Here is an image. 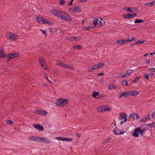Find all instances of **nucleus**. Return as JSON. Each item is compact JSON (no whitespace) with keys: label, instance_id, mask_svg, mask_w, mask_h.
I'll use <instances>...</instances> for the list:
<instances>
[{"label":"nucleus","instance_id":"bb28decb","mask_svg":"<svg viewBox=\"0 0 155 155\" xmlns=\"http://www.w3.org/2000/svg\"><path fill=\"white\" fill-rule=\"evenodd\" d=\"M73 138H70L69 137H64L63 138V141H67L68 142H71L73 140Z\"/></svg>","mask_w":155,"mask_h":155},{"label":"nucleus","instance_id":"a19ab883","mask_svg":"<svg viewBox=\"0 0 155 155\" xmlns=\"http://www.w3.org/2000/svg\"><path fill=\"white\" fill-rule=\"evenodd\" d=\"M60 5H64L65 3V2L64 0H60Z\"/></svg>","mask_w":155,"mask_h":155},{"label":"nucleus","instance_id":"5fc2aeb1","mask_svg":"<svg viewBox=\"0 0 155 155\" xmlns=\"http://www.w3.org/2000/svg\"><path fill=\"white\" fill-rule=\"evenodd\" d=\"M74 0H72L68 4V5L69 6H71L72 5L73 2Z\"/></svg>","mask_w":155,"mask_h":155},{"label":"nucleus","instance_id":"0eeeda50","mask_svg":"<svg viewBox=\"0 0 155 155\" xmlns=\"http://www.w3.org/2000/svg\"><path fill=\"white\" fill-rule=\"evenodd\" d=\"M35 112L38 115H42L44 116H46L47 113L46 111L41 110H35Z\"/></svg>","mask_w":155,"mask_h":155},{"label":"nucleus","instance_id":"393cba45","mask_svg":"<svg viewBox=\"0 0 155 155\" xmlns=\"http://www.w3.org/2000/svg\"><path fill=\"white\" fill-rule=\"evenodd\" d=\"M99 94V92L98 91L95 92L93 91V94H92V96L94 98H97V96H98V94Z\"/></svg>","mask_w":155,"mask_h":155},{"label":"nucleus","instance_id":"9d476101","mask_svg":"<svg viewBox=\"0 0 155 155\" xmlns=\"http://www.w3.org/2000/svg\"><path fill=\"white\" fill-rule=\"evenodd\" d=\"M144 137H148L150 136L151 135V131L148 128L147 129H145V128H144Z\"/></svg>","mask_w":155,"mask_h":155},{"label":"nucleus","instance_id":"864d4df0","mask_svg":"<svg viewBox=\"0 0 155 155\" xmlns=\"http://www.w3.org/2000/svg\"><path fill=\"white\" fill-rule=\"evenodd\" d=\"M137 15V14L136 13H135L134 14H131L132 18H134V17L136 16Z\"/></svg>","mask_w":155,"mask_h":155},{"label":"nucleus","instance_id":"ea45409f","mask_svg":"<svg viewBox=\"0 0 155 155\" xmlns=\"http://www.w3.org/2000/svg\"><path fill=\"white\" fill-rule=\"evenodd\" d=\"M69 12H75L74 9V7L73 8H70Z\"/></svg>","mask_w":155,"mask_h":155},{"label":"nucleus","instance_id":"09e8293b","mask_svg":"<svg viewBox=\"0 0 155 155\" xmlns=\"http://www.w3.org/2000/svg\"><path fill=\"white\" fill-rule=\"evenodd\" d=\"M151 116H152L153 118L154 117H155V110L151 114Z\"/></svg>","mask_w":155,"mask_h":155},{"label":"nucleus","instance_id":"f8f14e48","mask_svg":"<svg viewBox=\"0 0 155 155\" xmlns=\"http://www.w3.org/2000/svg\"><path fill=\"white\" fill-rule=\"evenodd\" d=\"M36 18L38 22L41 24H43V22H44V21L45 20V18L41 17V16H37L36 17Z\"/></svg>","mask_w":155,"mask_h":155},{"label":"nucleus","instance_id":"e2e57ef3","mask_svg":"<svg viewBox=\"0 0 155 155\" xmlns=\"http://www.w3.org/2000/svg\"><path fill=\"white\" fill-rule=\"evenodd\" d=\"M56 62V64L58 65H60V64L61 63V62L60 61H57Z\"/></svg>","mask_w":155,"mask_h":155},{"label":"nucleus","instance_id":"423d86ee","mask_svg":"<svg viewBox=\"0 0 155 155\" xmlns=\"http://www.w3.org/2000/svg\"><path fill=\"white\" fill-rule=\"evenodd\" d=\"M105 65L104 63H100L98 64H95L92 66V69L94 70L98 68H100L103 67V65Z\"/></svg>","mask_w":155,"mask_h":155},{"label":"nucleus","instance_id":"de8ad7c7","mask_svg":"<svg viewBox=\"0 0 155 155\" xmlns=\"http://www.w3.org/2000/svg\"><path fill=\"white\" fill-rule=\"evenodd\" d=\"M148 70H149L150 71L155 72V68H149L148 69Z\"/></svg>","mask_w":155,"mask_h":155},{"label":"nucleus","instance_id":"6e6552de","mask_svg":"<svg viewBox=\"0 0 155 155\" xmlns=\"http://www.w3.org/2000/svg\"><path fill=\"white\" fill-rule=\"evenodd\" d=\"M127 114L124 113H121L120 114L119 119L122 120L124 119V121L126 122L127 121Z\"/></svg>","mask_w":155,"mask_h":155},{"label":"nucleus","instance_id":"6ab92c4d","mask_svg":"<svg viewBox=\"0 0 155 155\" xmlns=\"http://www.w3.org/2000/svg\"><path fill=\"white\" fill-rule=\"evenodd\" d=\"M73 48L77 50L81 49L83 48L82 46L81 45L75 44L73 46Z\"/></svg>","mask_w":155,"mask_h":155},{"label":"nucleus","instance_id":"0e129e2a","mask_svg":"<svg viewBox=\"0 0 155 155\" xmlns=\"http://www.w3.org/2000/svg\"><path fill=\"white\" fill-rule=\"evenodd\" d=\"M93 70H94L92 69V68L91 67V68H89V69L88 70V71L92 72Z\"/></svg>","mask_w":155,"mask_h":155},{"label":"nucleus","instance_id":"4468645a","mask_svg":"<svg viewBox=\"0 0 155 155\" xmlns=\"http://www.w3.org/2000/svg\"><path fill=\"white\" fill-rule=\"evenodd\" d=\"M139 117V115L137 114H131L130 115L129 117H128V119H129V118H133V120L135 119H138ZM128 120H129V119Z\"/></svg>","mask_w":155,"mask_h":155},{"label":"nucleus","instance_id":"13d9d810","mask_svg":"<svg viewBox=\"0 0 155 155\" xmlns=\"http://www.w3.org/2000/svg\"><path fill=\"white\" fill-rule=\"evenodd\" d=\"M104 75V73L101 72L99 73L97 75V76H103Z\"/></svg>","mask_w":155,"mask_h":155},{"label":"nucleus","instance_id":"aec40b11","mask_svg":"<svg viewBox=\"0 0 155 155\" xmlns=\"http://www.w3.org/2000/svg\"><path fill=\"white\" fill-rule=\"evenodd\" d=\"M7 55H6L2 51V48L0 50V57L4 58H7Z\"/></svg>","mask_w":155,"mask_h":155},{"label":"nucleus","instance_id":"f257e3e1","mask_svg":"<svg viewBox=\"0 0 155 155\" xmlns=\"http://www.w3.org/2000/svg\"><path fill=\"white\" fill-rule=\"evenodd\" d=\"M53 14L58 17L59 19L67 21H72V19L71 17L67 14L65 12H63L62 11L56 10L53 12Z\"/></svg>","mask_w":155,"mask_h":155},{"label":"nucleus","instance_id":"7ed1b4c3","mask_svg":"<svg viewBox=\"0 0 155 155\" xmlns=\"http://www.w3.org/2000/svg\"><path fill=\"white\" fill-rule=\"evenodd\" d=\"M19 54L18 53H15L13 54H7V58H8L6 62H8L12 59L15 58L19 57Z\"/></svg>","mask_w":155,"mask_h":155},{"label":"nucleus","instance_id":"c756f323","mask_svg":"<svg viewBox=\"0 0 155 155\" xmlns=\"http://www.w3.org/2000/svg\"><path fill=\"white\" fill-rule=\"evenodd\" d=\"M133 70H128L126 73H125L126 75L127 76H129L131 74Z\"/></svg>","mask_w":155,"mask_h":155},{"label":"nucleus","instance_id":"5701e85b","mask_svg":"<svg viewBox=\"0 0 155 155\" xmlns=\"http://www.w3.org/2000/svg\"><path fill=\"white\" fill-rule=\"evenodd\" d=\"M139 134H140L141 136H144V129L141 130L140 127H137Z\"/></svg>","mask_w":155,"mask_h":155},{"label":"nucleus","instance_id":"4be33fe9","mask_svg":"<svg viewBox=\"0 0 155 155\" xmlns=\"http://www.w3.org/2000/svg\"><path fill=\"white\" fill-rule=\"evenodd\" d=\"M127 41L126 40H123L121 39L117 41L116 43L117 44H121L123 45L124 44V43Z\"/></svg>","mask_w":155,"mask_h":155},{"label":"nucleus","instance_id":"a18cd8bd","mask_svg":"<svg viewBox=\"0 0 155 155\" xmlns=\"http://www.w3.org/2000/svg\"><path fill=\"white\" fill-rule=\"evenodd\" d=\"M39 138L40 137H35V138H34V140H36L37 142H38L39 140Z\"/></svg>","mask_w":155,"mask_h":155},{"label":"nucleus","instance_id":"a211bd4d","mask_svg":"<svg viewBox=\"0 0 155 155\" xmlns=\"http://www.w3.org/2000/svg\"><path fill=\"white\" fill-rule=\"evenodd\" d=\"M138 129L137 127L135 128L133 133V135L135 137H138L139 136V133Z\"/></svg>","mask_w":155,"mask_h":155},{"label":"nucleus","instance_id":"f3484780","mask_svg":"<svg viewBox=\"0 0 155 155\" xmlns=\"http://www.w3.org/2000/svg\"><path fill=\"white\" fill-rule=\"evenodd\" d=\"M128 96V91H126L121 93V94H120L119 97L120 98H121L123 96L125 97H126Z\"/></svg>","mask_w":155,"mask_h":155},{"label":"nucleus","instance_id":"774afa93","mask_svg":"<svg viewBox=\"0 0 155 155\" xmlns=\"http://www.w3.org/2000/svg\"><path fill=\"white\" fill-rule=\"evenodd\" d=\"M76 135L78 137V138H79L81 137V134H79L78 133H77Z\"/></svg>","mask_w":155,"mask_h":155},{"label":"nucleus","instance_id":"4d7b16f0","mask_svg":"<svg viewBox=\"0 0 155 155\" xmlns=\"http://www.w3.org/2000/svg\"><path fill=\"white\" fill-rule=\"evenodd\" d=\"M47 24L49 25H53V23H52L51 21H49L48 22H47Z\"/></svg>","mask_w":155,"mask_h":155},{"label":"nucleus","instance_id":"f704fd0d","mask_svg":"<svg viewBox=\"0 0 155 155\" xmlns=\"http://www.w3.org/2000/svg\"><path fill=\"white\" fill-rule=\"evenodd\" d=\"M147 120V119L146 116L143 119L140 120V122H146V121Z\"/></svg>","mask_w":155,"mask_h":155},{"label":"nucleus","instance_id":"39448f33","mask_svg":"<svg viewBox=\"0 0 155 155\" xmlns=\"http://www.w3.org/2000/svg\"><path fill=\"white\" fill-rule=\"evenodd\" d=\"M110 109L107 106L106 107L104 106H101L100 108L98 109V111L99 112H104L106 111H110Z\"/></svg>","mask_w":155,"mask_h":155},{"label":"nucleus","instance_id":"8fccbe9b","mask_svg":"<svg viewBox=\"0 0 155 155\" xmlns=\"http://www.w3.org/2000/svg\"><path fill=\"white\" fill-rule=\"evenodd\" d=\"M119 77L121 78H123V77H126V75L125 74L124 75H118Z\"/></svg>","mask_w":155,"mask_h":155},{"label":"nucleus","instance_id":"79ce46f5","mask_svg":"<svg viewBox=\"0 0 155 155\" xmlns=\"http://www.w3.org/2000/svg\"><path fill=\"white\" fill-rule=\"evenodd\" d=\"M93 23L95 25H96L98 24L97 19H95V21H94Z\"/></svg>","mask_w":155,"mask_h":155},{"label":"nucleus","instance_id":"2f4dec72","mask_svg":"<svg viewBox=\"0 0 155 155\" xmlns=\"http://www.w3.org/2000/svg\"><path fill=\"white\" fill-rule=\"evenodd\" d=\"M143 22H144L143 20L140 19H136L134 21V22L135 23H143Z\"/></svg>","mask_w":155,"mask_h":155},{"label":"nucleus","instance_id":"338daca9","mask_svg":"<svg viewBox=\"0 0 155 155\" xmlns=\"http://www.w3.org/2000/svg\"><path fill=\"white\" fill-rule=\"evenodd\" d=\"M146 118L147 119V120H149L150 119V114H148L147 116H146Z\"/></svg>","mask_w":155,"mask_h":155},{"label":"nucleus","instance_id":"1a4fd4ad","mask_svg":"<svg viewBox=\"0 0 155 155\" xmlns=\"http://www.w3.org/2000/svg\"><path fill=\"white\" fill-rule=\"evenodd\" d=\"M38 142L46 143H51L50 140H46V138L45 137H40L39 140Z\"/></svg>","mask_w":155,"mask_h":155},{"label":"nucleus","instance_id":"58836bf2","mask_svg":"<svg viewBox=\"0 0 155 155\" xmlns=\"http://www.w3.org/2000/svg\"><path fill=\"white\" fill-rule=\"evenodd\" d=\"M134 22L132 21H129L128 22V24L134 25Z\"/></svg>","mask_w":155,"mask_h":155},{"label":"nucleus","instance_id":"c03bdc74","mask_svg":"<svg viewBox=\"0 0 155 155\" xmlns=\"http://www.w3.org/2000/svg\"><path fill=\"white\" fill-rule=\"evenodd\" d=\"M35 136H31L29 137L28 138L31 140H34V138H35Z\"/></svg>","mask_w":155,"mask_h":155},{"label":"nucleus","instance_id":"603ef678","mask_svg":"<svg viewBox=\"0 0 155 155\" xmlns=\"http://www.w3.org/2000/svg\"><path fill=\"white\" fill-rule=\"evenodd\" d=\"M146 125L150 127V128H152V127H153L152 126H153V123H151V124H147Z\"/></svg>","mask_w":155,"mask_h":155},{"label":"nucleus","instance_id":"b1692460","mask_svg":"<svg viewBox=\"0 0 155 155\" xmlns=\"http://www.w3.org/2000/svg\"><path fill=\"white\" fill-rule=\"evenodd\" d=\"M123 16L126 19H129L132 18L131 14H124L123 15Z\"/></svg>","mask_w":155,"mask_h":155},{"label":"nucleus","instance_id":"4c0bfd02","mask_svg":"<svg viewBox=\"0 0 155 155\" xmlns=\"http://www.w3.org/2000/svg\"><path fill=\"white\" fill-rule=\"evenodd\" d=\"M104 97L103 95L102 94H98L97 97V98L99 99L103 97Z\"/></svg>","mask_w":155,"mask_h":155},{"label":"nucleus","instance_id":"f03ea898","mask_svg":"<svg viewBox=\"0 0 155 155\" xmlns=\"http://www.w3.org/2000/svg\"><path fill=\"white\" fill-rule=\"evenodd\" d=\"M69 103L68 100L66 98L58 99L56 101V104L59 106H63L66 105Z\"/></svg>","mask_w":155,"mask_h":155},{"label":"nucleus","instance_id":"72a5a7b5","mask_svg":"<svg viewBox=\"0 0 155 155\" xmlns=\"http://www.w3.org/2000/svg\"><path fill=\"white\" fill-rule=\"evenodd\" d=\"M140 78L139 77H136L135 79L132 81V83H136L139 81Z\"/></svg>","mask_w":155,"mask_h":155},{"label":"nucleus","instance_id":"bf43d9fd","mask_svg":"<svg viewBox=\"0 0 155 155\" xmlns=\"http://www.w3.org/2000/svg\"><path fill=\"white\" fill-rule=\"evenodd\" d=\"M45 21H44V22H43V24H47V22L49 21V20L45 18Z\"/></svg>","mask_w":155,"mask_h":155},{"label":"nucleus","instance_id":"20e7f679","mask_svg":"<svg viewBox=\"0 0 155 155\" xmlns=\"http://www.w3.org/2000/svg\"><path fill=\"white\" fill-rule=\"evenodd\" d=\"M39 60V62L41 65L45 69L47 70L48 69V67L46 65V62L43 58L41 57H40Z\"/></svg>","mask_w":155,"mask_h":155},{"label":"nucleus","instance_id":"e433bc0d","mask_svg":"<svg viewBox=\"0 0 155 155\" xmlns=\"http://www.w3.org/2000/svg\"><path fill=\"white\" fill-rule=\"evenodd\" d=\"M143 76L145 78L146 80H147L149 79V76L148 74H143Z\"/></svg>","mask_w":155,"mask_h":155},{"label":"nucleus","instance_id":"412c9836","mask_svg":"<svg viewBox=\"0 0 155 155\" xmlns=\"http://www.w3.org/2000/svg\"><path fill=\"white\" fill-rule=\"evenodd\" d=\"M76 38H78L77 39H76V41H79L81 40V37H71L70 38H69V40L71 41H74V39H76Z\"/></svg>","mask_w":155,"mask_h":155},{"label":"nucleus","instance_id":"7c9ffc66","mask_svg":"<svg viewBox=\"0 0 155 155\" xmlns=\"http://www.w3.org/2000/svg\"><path fill=\"white\" fill-rule=\"evenodd\" d=\"M133 8H129V7H128L127 8L125 7L124 8V10H126L128 12H132V9H133Z\"/></svg>","mask_w":155,"mask_h":155},{"label":"nucleus","instance_id":"ddd939ff","mask_svg":"<svg viewBox=\"0 0 155 155\" xmlns=\"http://www.w3.org/2000/svg\"><path fill=\"white\" fill-rule=\"evenodd\" d=\"M139 91H128L129 96H134L139 94Z\"/></svg>","mask_w":155,"mask_h":155},{"label":"nucleus","instance_id":"6e6d98bb","mask_svg":"<svg viewBox=\"0 0 155 155\" xmlns=\"http://www.w3.org/2000/svg\"><path fill=\"white\" fill-rule=\"evenodd\" d=\"M136 45H139L140 44V41L139 40L135 41Z\"/></svg>","mask_w":155,"mask_h":155},{"label":"nucleus","instance_id":"3c124183","mask_svg":"<svg viewBox=\"0 0 155 155\" xmlns=\"http://www.w3.org/2000/svg\"><path fill=\"white\" fill-rule=\"evenodd\" d=\"M100 18L101 19V21H99L100 23H99V26H101L102 25H103V24H102V18Z\"/></svg>","mask_w":155,"mask_h":155},{"label":"nucleus","instance_id":"c85d7f7f","mask_svg":"<svg viewBox=\"0 0 155 155\" xmlns=\"http://www.w3.org/2000/svg\"><path fill=\"white\" fill-rule=\"evenodd\" d=\"M121 84L123 86H125L128 85L127 81L125 80L122 81L121 82Z\"/></svg>","mask_w":155,"mask_h":155},{"label":"nucleus","instance_id":"2eb2a0df","mask_svg":"<svg viewBox=\"0 0 155 155\" xmlns=\"http://www.w3.org/2000/svg\"><path fill=\"white\" fill-rule=\"evenodd\" d=\"M9 38L10 39H12L14 40H16L17 39L16 35L13 33H9Z\"/></svg>","mask_w":155,"mask_h":155},{"label":"nucleus","instance_id":"cd10ccee","mask_svg":"<svg viewBox=\"0 0 155 155\" xmlns=\"http://www.w3.org/2000/svg\"><path fill=\"white\" fill-rule=\"evenodd\" d=\"M117 129V127H116L114 130V133L115 135H120L124 134V132H116V130Z\"/></svg>","mask_w":155,"mask_h":155},{"label":"nucleus","instance_id":"680f3d73","mask_svg":"<svg viewBox=\"0 0 155 155\" xmlns=\"http://www.w3.org/2000/svg\"><path fill=\"white\" fill-rule=\"evenodd\" d=\"M84 27L85 28L84 30H89L90 29V27H88L87 28L86 26H84Z\"/></svg>","mask_w":155,"mask_h":155},{"label":"nucleus","instance_id":"37998d69","mask_svg":"<svg viewBox=\"0 0 155 155\" xmlns=\"http://www.w3.org/2000/svg\"><path fill=\"white\" fill-rule=\"evenodd\" d=\"M63 138H64V137H57L56 138V139L63 141Z\"/></svg>","mask_w":155,"mask_h":155},{"label":"nucleus","instance_id":"69168bd1","mask_svg":"<svg viewBox=\"0 0 155 155\" xmlns=\"http://www.w3.org/2000/svg\"><path fill=\"white\" fill-rule=\"evenodd\" d=\"M114 87L113 86H112L111 85H110L109 87V89L110 90L112 88H114Z\"/></svg>","mask_w":155,"mask_h":155},{"label":"nucleus","instance_id":"49530a36","mask_svg":"<svg viewBox=\"0 0 155 155\" xmlns=\"http://www.w3.org/2000/svg\"><path fill=\"white\" fill-rule=\"evenodd\" d=\"M7 123L8 124H12L13 123V121L11 120H8Z\"/></svg>","mask_w":155,"mask_h":155},{"label":"nucleus","instance_id":"c9c22d12","mask_svg":"<svg viewBox=\"0 0 155 155\" xmlns=\"http://www.w3.org/2000/svg\"><path fill=\"white\" fill-rule=\"evenodd\" d=\"M144 5L147 6H151L153 5V4H152L151 2H150L148 3H146L144 4Z\"/></svg>","mask_w":155,"mask_h":155},{"label":"nucleus","instance_id":"dca6fc26","mask_svg":"<svg viewBox=\"0 0 155 155\" xmlns=\"http://www.w3.org/2000/svg\"><path fill=\"white\" fill-rule=\"evenodd\" d=\"M74 9L75 12L77 13L80 12L82 10L81 8L78 6H74Z\"/></svg>","mask_w":155,"mask_h":155},{"label":"nucleus","instance_id":"052dcab7","mask_svg":"<svg viewBox=\"0 0 155 155\" xmlns=\"http://www.w3.org/2000/svg\"><path fill=\"white\" fill-rule=\"evenodd\" d=\"M40 30L43 33V34L45 35H46V32L45 31H44L41 29Z\"/></svg>","mask_w":155,"mask_h":155},{"label":"nucleus","instance_id":"a878e982","mask_svg":"<svg viewBox=\"0 0 155 155\" xmlns=\"http://www.w3.org/2000/svg\"><path fill=\"white\" fill-rule=\"evenodd\" d=\"M60 64V65L64 68H70V65L68 64H64V63L61 62V63Z\"/></svg>","mask_w":155,"mask_h":155},{"label":"nucleus","instance_id":"473e14b6","mask_svg":"<svg viewBox=\"0 0 155 155\" xmlns=\"http://www.w3.org/2000/svg\"><path fill=\"white\" fill-rule=\"evenodd\" d=\"M136 40V39L135 38L133 37L132 38H130L127 39L125 40H126L127 41H135Z\"/></svg>","mask_w":155,"mask_h":155},{"label":"nucleus","instance_id":"9b49d317","mask_svg":"<svg viewBox=\"0 0 155 155\" xmlns=\"http://www.w3.org/2000/svg\"><path fill=\"white\" fill-rule=\"evenodd\" d=\"M33 126L35 128L38 129L40 131H42L44 130L43 126L39 124H34Z\"/></svg>","mask_w":155,"mask_h":155}]
</instances>
